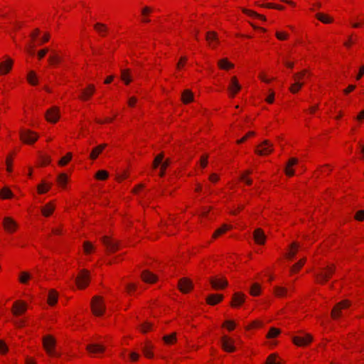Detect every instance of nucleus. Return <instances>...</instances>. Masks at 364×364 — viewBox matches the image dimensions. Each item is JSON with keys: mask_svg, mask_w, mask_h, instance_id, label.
<instances>
[{"mask_svg": "<svg viewBox=\"0 0 364 364\" xmlns=\"http://www.w3.org/2000/svg\"><path fill=\"white\" fill-rule=\"evenodd\" d=\"M43 344L47 353L51 356L58 357L60 355L55 350V341L50 336H46L43 338Z\"/></svg>", "mask_w": 364, "mask_h": 364, "instance_id": "obj_1", "label": "nucleus"}, {"mask_svg": "<svg viewBox=\"0 0 364 364\" xmlns=\"http://www.w3.org/2000/svg\"><path fill=\"white\" fill-rule=\"evenodd\" d=\"M334 271L335 267L333 265H329L322 269L319 273L316 274L318 282L323 284L327 281Z\"/></svg>", "mask_w": 364, "mask_h": 364, "instance_id": "obj_2", "label": "nucleus"}, {"mask_svg": "<svg viewBox=\"0 0 364 364\" xmlns=\"http://www.w3.org/2000/svg\"><path fill=\"white\" fill-rule=\"evenodd\" d=\"M91 306L92 312L95 315H102L105 311V305L101 297L97 296H94L91 302Z\"/></svg>", "mask_w": 364, "mask_h": 364, "instance_id": "obj_3", "label": "nucleus"}, {"mask_svg": "<svg viewBox=\"0 0 364 364\" xmlns=\"http://www.w3.org/2000/svg\"><path fill=\"white\" fill-rule=\"evenodd\" d=\"M20 138L23 142L31 144H33L38 139V136L36 133L26 129L20 132Z\"/></svg>", "mask_w": 364, "mask_h": 364, "instance_id": "obj_4", "label": "nucleus"}, {"mask_svg": "<svg viewBox=\"0 0 364 364\" xmlns=\"http://www.w3.org/2000/svg\"><path fill=\"white\" fill-rule=\"evenodd\" d=\"M273 151V144L268 140H264L259 145L257 146L255 153L263 156L267 155Z\"/></svg>", "mask_w": 364, "mask_h": 364, "instance_id": "obj_5", "label": "nucleus"}, {"mask_svg": "<svg viewBox=\"0 0 364 364\" xmlns=\"http://www.w3.org/2000/svg\"><path fill=\"white\" fill-rule=\"evenodd\" d=\"M75 282L79 289L85 288L90 282L89 272L85 269L82 270L76 277Z\"/></svg>", "mask_w": 364, "mask_h": 364, "instance_id": "obj_6", "label": "nucleus"}, {"mask_svg": "<svg viewBox=\"0 0 364 364\" xmlns=\"http://www.w3.org/2000/svg\"><path fill=\"white\" fill-rule=\"evenodd\" d=\"M350 306V301L348 300H343L338 303L333 309L331 311V316L333 318H337L341 315V309L347 308Z\"/></svg>", "mask_w": 364, "mask_h": 364, "instance_id": "obj_7", "label": "nucleus"}, {"mask_svg": "<svg viewBox=\"0 0 364 364\" xmlns=\"http://www.w3.org/2000/svg\"><path fill=\"white\" fill-rule=\"evenodd\" d=\"M27 309V305L24 301H17L14 303L11 311L16 316L23 314Z\"/></svg>", "mask_w": 364, "mask_h": 364, "instance_id": "obj_8", "label": "nucleus"}, {"mask_svg": "<svg viewBox=\"0 0 364 364\" xmlns=\"http://www.w3.org/2000/svg\"><path fill=\"white\" fill-rule=\"evenodd\" d=\"M313 338L310 334H305L304 336H294L292 337L293 343L299 346H306L310 343Z\"/></svg>", "mask_w": 364, "mask_h": 364, "instance_id": "obj_9", "label": "nucleus"}, {"mask_svg": "<svg viewBox=\"0 0 364 364\" xmlns=\"http://www.w3.org/2000/svg\"><path fill=\"white\" fill-rule=\"evenodd\" d=\"M3 226L8 232H14L17 227V223L10 217H6L3 220Z\"/></svg>", "mask_w": 364, "mask_h": 364, "instance_id": "obj_10", "label": "nucleus"}, {"mask_svg": "<svg viewBox=\"0 0 364 364\" xmlns=\"http://www.w3.org/2000/svg\"><path fill=\"white\" fill-rule=\"evenodd\" d=\"M241 89V85L239 84L236 77H232L230 80V85L228 86V90L230 96L234 97Z\"/></svg>", "mask_w": 364, "mask_h": 364, "instance_id": "obj_11", "label": "nucleus"}, {"mask_svg": "<svg viewBox=\"0 0 364 364\" xmlns=\"http://www.w3.org/2000/svg\"><path fill=\"white\" fill-rule=\"evenodd\" d=\"M178 288L183 293H188L193 288L191 281L187 278H182L178 282Z\"/></svg>", "mask_w": 364, "mask_h": 364, "instance_id": "obj_12", "label": "nucleus"}, {"mask_svg": "<svg viewBox=\"0 0 364 364\" xmlns=\"http://www.w3.org/2000/svg\"><path fill=\"white\" fill-rule=\"evenodd\" d=\"M103 244L107 247L109 252H114L118 250L119 245L117 242L110 240L107 236L102 238Z\"/></svg>", "mask_w": 364, "mask_h": 364, "instance_id": "obj_13", "label": "nucleus"}, {"mask_svg": "<svg viewBox=\"0 0 364 364\" xmlns=\"http://www.w3.org/2000/svg\"><path fill=\"white\" fill-rule=\"evenodd\" d=\"M210 283L212 287L215 289H220L226 287L228 284V281L224 279H216V278H210Z\"/></svg>", "mask_w": 364, "mask_h": 364, "instance_id": "obj_14", "label": "nucleus"}, {"mask_svg": "<svg viewBox=\"0 0 364 364\" xmlns=\"http://www.w3.org/2000/svg\"><path fill=\"white\" fill-rule=\"evenodd\" d=\"M46 119L52 123H55L59 119V113L57 107H52L46 114Z\"/></svg>", "mask_w": 364, "mask_h": 364, "instance_id": "obj_15", "label": "nucleus"}, {"mask_svg": "<svg viewBox=\"0 0 364 364\" xmlns=\"http://www.w3.org/2000/svg\"><path fill=\"white\" fill-rule=\"evenodd\" d=\"M221 341H222V347L225 351H228V352L235 351V348L233 346L234 342L231 338L225 336L222 337Z\"/></svg>", "mask_w": 364, "mask_h": 364, "instance_id": "obj_16", "label": "nucleus"}, {"mask_svg": "<svg viewBox=\"0 0 364 364\" xmlns=\"http://www.w3.org/2000/svg\"><path fill=\"white\" fill-rule=\"evenodd\" d=\"M153 11V9L150 6H145L141 9V22L144 23H150L151 20L149 18V15Z\"/></svg>", "mask_w": 364, "mask_h": 364, "instance_id": "obj_17", "label": "nucleus"}, {"mask_svg": "<svg viewBox=\"0 0 364 364\" xmlns=\"http://www.w3.org/2000/svg\"><path fill=\"white\" fill-rule=\"evenodd\" d=\"M87 350L91 354L100 353L105 351V347L100 344L93 343L87 345Z\"/></svg>", "mask_w": 364, "mask_h": 364, "instance_id": "obj_18", "label": "nucleus"}, {"mask_svg": "<svg viewBox=\"0 0 364 364\" xmlns=\"http://www.w3.org/2000/svg\"><path fill=\"white\" fill-rule=\"evenodd\" d=\"M254 239L257 244L263 245L265 242L266 236L262 229L257 228L255 230Z\"/></svg>", "mask_w": 364, "mask_h": 364, "instance_id": "obj_19", "label": "nucleus"}, {"mask_svg": "<svg viewBox=\"0 0 364 364\" xmlns=\"http://www.w3.org/2000/svg\"><path fill=\"white\" fill-rule=\"evenodd\" d=\"M13 61L11 58H7L5 61L0 63V74H6L11 69Z\"/></svg>", "mask_w": 364, "mask_h": 364, "instance_id": "obj_20", "label": "nucleus"}, {"mask_svg": "<svg viewBox=\"0 0 364 364\" xmlns=\"http://www.w3.org/2000/svg\"><path fill=\"white\" fill-rule=\"evenodd\" d=\"M141 277L143 281L147 283H154L157 279V277L148 270L143 271Z\"/></svg>", "mask_w": 364, "mask_h": 364, "instance_id": "obj_21", "label": "nucleus"}, {"mask_svg": "<svg viewBox=\"0 0 364 364\" xmlns=\"http://www.w3.org/2000/svg\"><path fill=\"white\" fill-rule=\"evenodd\" d=\"M245 301V295L242 293L237 292L232 296V301L231 305L232 306H237L241 305Z\"/></svg>", "mask_w": 364, "mask_h": 364, "instance_id": "obj_22", "label": "nucleus"}, {"mask_svg": "<svg viewBox=\"0 0 364 364\" xmlns=\"http://www.w3.org/2000/svg\"><path fill=\"white\" fill-rule=\"evenodd\" d=\"M95 90V86L93 85H89L87 89L82 91V95L80 96V98L83 100H87L90 96H92Z\"/></svg>", "mask_w": 364, "mask_h": 364, "instance_id": "obj_23", "label": "nucleus"}, {"mask_svg": "<svg viewBox=\"0 0 364 364\" xmlns=\"http://www.w3.org/2000/svg\"><path fill=\"white\" fill-rule=\"evenodd\" d=\"M95 30L102 36H105L108 31V28L106 24L97 22L93 26Z\"/></svg>", "mask_w": 364, "mask_h": 364, "instance_id": "obj_24", "label": "nucleus"}, {"mask_svg": "<svg viewBox=\"0 0 364 364\" xmlns=\"http://www.w3.org/2000/svg\"><path fill=\"white\" fill-rule=\"evenodd\" d=\"M223 295L210 294L207 297L206 301L210 305H215V304L219 303L220 301H221L223 300Z\"/></svg>", "mask_w": 364, "mask_h": 364, "instance_id": "obj_25", "label": "nucleus"}, {"mask_svg": "<svg viewBox=\"0 0 364 364\" xmlns=\"http://www.w3.org/2000/svg\"><path fill=\"white\" fill-rule=\"evenodd\" d=\"M181 100L184 104L189 103L193 100V94L189 90H185L181 95Z\"/></svg>", "mask_w": 364, "mask_h": 364, "instance_id": "obj_26", "label": "nucleus"}, {"mask_svg": "<svg viewBox=\"0 0 364 364\" xmlns=\"http://www.w3.org/2000/svg\"><path fill=\"white\" fill-rule=\"evenodd\" d=\"M218 65L220 69L229 70L234 68V64L229 62L227 58H223L218 62Z\"/></svg>", "mask_w": 364, "mask_h": 364, "instance_id": "obj_27", "label": "nucleus"}, {"mask_svg": "<svg viewBox=\"0 0 364 364\" xmlns=\"http://www.w3.org/2000/svg\"><path fill=\"white\" fill-rule=\"evenodd\" d=\"M107 146L106 144H100L94 148L90 153V159H95L98 155L102 151V150Z\"/></svg>", "mask_w": 364, "mask_h": 364, "instance_id": "obj_28", "label": "nucleus"}, {"mask_svg": "<svg viewBox=\"0 0 364 364\" xmlns=\"http://www.w3.org/2000/svg\"><path fill=\"white\" fill-rule=\"evenodd\" d=\"M54 209V205L50 203L46 204L44 207L41 208V212L44 216L48 217L52 214Z\"/></svg>", "mask_w": 364, "mask_h": 364, "instance_id": "obj_29", "label": "nucleus"}, {"mask_svg": "<svg viewBox=\"0 0 364 364\" xmlns=\"http://www.w3.org/2000/svg\"><path fill=\"white\" fill-rule=\"evenodd\" d=\"M316 17L323 23H330L333 21L331 17L323 13H317Z\"/></svg>", "mask_w": 364, "mask_h": 364, "instance_id": "obj_30", "label": "nucleus"}, {"mask_svg": "<svg viewBox=\"0 0 364 364\" xmlns=\"http://www.w3.org/2000/svg\"><path fill=\"white\" fill-rule=\"evenodd\" d=\"M58 301V293L53 289H51L48 294V302L50 305H54Z\"/></svg>", "mask_w": 364, "mask_h": 364, "instance_id": "obj_31", "label": "nucleus"}, {"mask_svg": "<svg viewBox=\"0 0 364 364\" xmlns=\"http://www.w3.org/2000/svg\"><path fill=\"white\" fill-rule=\"evenodd\" d=\"M121 78L125 82V84L128 85L132 81L130 77V72L128 69H123L121 70Z\"/></svg>", "mask_w": 364, "mask_h": 364, "instance_id": "obj_32", "label": "nucleus"}, {"mask_svg": "<svg viewBox=\"0 0 364 364\" xmlns=\"http://www.w3.org/2000/svg\"><path fill=\"white\" fill-rule=\"evenodd\" d=\"M163 340L166 344H171L176 341V333H173L171 335H166L163 337Z\"/></svg>", "mask_w": 364, "mask_h": 364, "instance_id": "obj_33", "label": "nucleus"}, {"mask_svg": "<svg viewBox=\"0 0 364 364\" xmlns=\"http://www.w3.org/2000/svg\"><path fill=\"white\" fill-rule=\"evenodd\" d=\"M230 228H231V226H229V225H223L221 228H218V230H215V232H214L213 237L214 238H216L217 237H218L221 234L225 232L228 230H230Z\"/></svg>", "mask_w": 364, "mask_h": 364, "instance_id": "obj_34", "label": "nucleus"}, {"mask_svg": "<svg viewBox=\"0 0 364 364\" xmlns=\"http://www.w3.org/2000/svg\"><path fill=\"white\" fill-rule=\"evenodd\" d=\"M290 247H291V250L287 254V256L289 258L291 259L295 256V255L296 253L297 248L299 247V245L296 242H293L290 245Z\"/></svg>", "mask_w": 364, "mask_h": 364, "instance_id": "obj_35", "label": "nucleus"}, {"mask_svg": "<svg viewBox=\"0 0 364 364\" xmlns=\"http://www.w3.org/2000/svg\"><path fill=\"white\" fill-rule=\"evenodd\" d=\"M0 196L4 199L10 198L13 196V193L8 188H4L0 191Z\"/></svg>", "mask_w": 364, "mask_h": 364, "instance_id": "obj_36", "label": "nucleus"}, {"mask_svg": "<svg viewBox=\"0 0 364 364\" xmlns=\"http://www.w3.org/2000/svg\"><path fill=\"white\" fill-rule=\"evenodd\" d=\"M287 289L284 287H275L274 292L277 296H284L287 294Z\"/></svg>", "mask_w": 364, "mask_h": 364, "instance_id": "obj_37", "label": "nucleus"}, {"mask_svg": "<svg viewBox=\"0 0 364 364\" xmlns=\"http://www.w3.org/2000/svg\"><path fill=\"white\" fill-rule=\"evenodd\" d=\"M28 81L31 85H36L38 82L37 76L34 71H30L27 77Z\"/></svg>", "mask_w": 364, "mask_h": 364, "instance_id": "obj_38", "label": "nucleus"}, {"mask_svg": "<svg viewBox=\"0 0 364 364\" xmlns=\"http://www.w3.org/2000/svg\"><path fill=\"white\" fill-rule=\"evenodd\" d=\"M207 41L209 42V43H211V41H215L218 43V36H217V33L214 31H209L206 33V37H205Z\"/></svg>", "mask_w": 364, "mask_h": 364, "instance_id": "obj_39", "label": "nucleus"}, {"mask_svg": "<svg viewBox=\"0 0 364 364\" xmlns=\"http://www.w3.org/2000/svg\"><path fill=\"white\" fill-rule=\"evenodd\" d=\"M250 292L252 296H258L260 293V286L257 283L253 284L250 288Z\"/></svg>", "mask_w": 364, "mask_h": 364, "instance_id": "obj_40", "label": "nucleus"}, {"mask_svg": "<svg viewBox=\"0 0 364 364\" xmlns=\"http://www.w3.org/2000/svg\"><path fill=\"white\" fill-rule=\"evenodd\" d=\"M280 333V330L278 329V328H276L274 327H272L269 329L267 335V337L268 338H275L277 337L278 335H279Z\"/></svg>", "mask_w": 364, "mask_h": 364, "instance_id": "obj_41", "label": "nucleus"}, {"mask_svg": "<svg viewBox=\"0 0 364 364\" xmlns=\"http://www.w3.org/2000/svg\"><path fill=\"white\" fill-rule=\"evenodd\" d=\"M242 11H243L244 13H245L246 14H247L249 16L257 17L258 18L262 19V21H265L266 20L265 16H264L262 15H260V14H257L256 12H255L253 11L248 10V9H243Z\"/></svg>", "mask_w": 364, "mask_h": 364, "instance_id": "obj_42", "label": "nucleus"}, {"mask_svg": "<svg viewBox=\"0 0 364 364\" xmlns=\"http://www.w3.org/2000/svg\"><path fill=\"white\" fill-rule=\"evenodd\" d=\"M151 327H152V324L147 321L144 322V323L141 324L139 326L140 331L144 333H146L147 331L151 330Z\"/></svg>", "mask_w": 364, "mask_h": 364, "instance_id": "obj_43", "label": "nucleus"}, {"mask_svg": "<svg viewBox=\"0 0 364 364\" xmlns=\"http://www.w3.org/2000/svg\"><path fill=\"white\" fill-rule=\"evenodd\" d=\"M109 174L108 172L105 170H100L95 174V178L98 180H105L107 178Z\"/></svg>", "mask_w": 364, "mask_h": 364, "instance_id": "obj_44", "label": "nucleus"}, {"mask_svg": "<svg viewBox=\"0 0 364 364\" xmlns=\"http://www.w3.org/2000/svg\"><path fill=\"white\" fill-rule=\"evenodd\" d=\"M153 348V346L147 344L144 347H143L142 350L145 356L150 358L153 357V353H151V350Z\"/></svg>", "mask_w": 364, "mask_h": 364, "instance_id": "obj_45", "label": "nucleus"}, {"mask_svg": "<svg viewBox=\"0 0 364 364\" xmlns=\"http://www.w3.org/2000/svg\"><path fill=\"white\" fill-rule=\"evenodd\" d=\"M303 85L302 82L296 81L290 87L289 90L291 92L296 93L301 88Z\"/></svg>", "mask_w": 364, "mask_h": 364, "instance_id": "obj_46", "label": "nucleus"}, {"mask_svg": "<svg viewBox=\"0 0 364 364\" xmlns=\"http://www.w3.org/2000/svg\"><path fill=\"white\" fill-rule=\"evenodd\" d=\"M68 181V176L65 173H60L58 177V182L62 186L65 187Z\"/></svg>", "mask_w": 364, "mask_h": 364, "instance_id": "obj_47", "label": "nucleus"}, {"mask_svg": "<svg viewBox=\"0 0 364 364\" xmlns=\"http://www.w3.org/2000/svg\"><path fill=\"white\" fill-rule=\"evenodd\" d=\"M31 278V276L29 273L23 272L20 275L19 281L23 284H26L28 282V280Z\"/></svg>", "mask_w": 364, "mask_h": 364, "instance_id": "obj_48", "label": "nucleus"}, {"mask_svg": "<svg viewBox=\"0 0 364 364\" xmlns=\"http://www.w3.org/2000/svg\"><path fill=\"white\" fill-rule=\"evenodd\" d=\"M170 164H171V161H170V159H168L165 160L161 164V171L159 173L160 176H164V171H165L166 168L169 166Z\"/></svg>", "mask_w": 364, "mask_h": 364, "instance_id": "obj_49", "label": "nucleus"}, {"mask_svg": "<svg viewBox=\"0 0 364 364\" xmlns=\"http://www.w3.org/2000/svg\"><path fill=\"white\" fill-rule=\"evenodd\" d=\"M305 261L306 259H302L301 260H299L297 263H296L291 269V271L292 272H296L297 270H299V269L301 268V267L304 265V264L305 263Z\"/></svg>", "mask_w": 364, "mask_h": 364, "instance_id": "obj_50", "label": "nucleus"}, {"mask_svg": "<svg viewBox=\"0 0 364 364\" xmlns=\"http://www.w3.org/2000/svg\"><path fill=\"white\" fill-rule=\"evenodd\" d=\"M83 248L85 253L88 254L94 250L93 245L88 241H85L83 244Z\"/></svg>", "mask_w": 364, "mask_h": 364, "instance_id": "obj_51", "label": "nucleus"}, {"mask_svg": "<svg viewBox=\"0 0 364 364\" xmlns=\"http://www.w3.org/2000/svg\"><path fill=\"white\" fill-rule=\"evenodd\" d=\"M72 158V154L70 153H68L67 154V155L64 157H63L60 161H59V165L60 166H65L68 164V162Z\"/></svg>", "mask_w": 364, "mask_h": 364, "instance_id": "obj_52", "label": "nucleus"}, {"mask_svg": "<svg viewBox=\"0 0 364 364\" xmlns=\"http://www.w3.org/2000/svg\"><path fill=\"white\" fill-rule=\"evenodd\" d=\"M277 355L273 353L269 355L267 360L266 364H280L279 362L276 360Z\"/></svg>", "mask_w": 364, "mask_h": 364, "instance_id": "obj_53", "label": "nucleus"}, {"mask_svg": "<svg viewBox=\"0 0 364 364\" xmlns=\"http://www.w3.org/2000/svg\"><path fill=\"white\" fill-rule=\"evenodd\" d=\"M48 60L50 63H59L61 61V58L54 53L49 57Z\"/></svg>", "mask_w": 364, "mask_h": 364, "instance_id": "obj_54", "label": "nucleus"}, {"mask_svg": "<svg viewBox=\"0 0 364 364\" xmlns=\"http://www.w3.org/2000/svg\"><path fill=\"white\" fill-rule=\"evenodd\" d=\"M46 183H42V184H40L38 186V191L39 193H44L46 192H47L48 191V189L50 188V186H48L47 187H46Z\"/></svg>", "mask_w": 364, "mask_h": 364, "instance_id": "obj_55", "label": "nucleus"}, {"mask_svg": "<svg viewBox=\"0 0 364 364\" xmlns=\"http://www.w3.org/2000/svg\"><path fill=\"white\" fill-rule=\"evenodd\" d=\"M251 173V171H247L245 172V173L242 174L241 176H240V179L243 181H245L247 185H251L252 184V180L250 179V178H247L246 177V175H248V174H250Z\"/></svg>", "mask_w": 364, "mask_h": 364, "instance_id": "obj_56", "label": "nucleus"}, {"mask_svg": "<svg viewBox=\"0 0 364 364\" xmlns=\"http://www.w3.org/2000/svg\"><path fill=\"white\" fill-rule=\"evenodd\" d=\"M262 6L265 7V8H269V9H279V10L284 9V6H279V5L273 4H271V3L263 4V5H262Z\"/></svg>", "mask_w": 364, "mask_h": 364, "instance_id": "obj_57", "label": "nucleus"}, {"mask_svg": "<svg viewBox=\"0 0 364 364\" xmlns=\"http://www.w3.org/2000/svg\"><path fill=\"white\" fill-rule=\"evenodd\" d=\"M306 73V70H303L301 73H298L294 74V78L295 82H296V81L300 82L299 80L302 77H304Z\"/></svg>", "mask_w": 364, "mask_h": 364, "instance_id": "obj_58", "label": "nucleus"}, {"mask_svg": "<svg viewBox=\"0 0 364 364\" xmlns=\"http://www.w3.org/2000/svg\"><path fill=\"white\" fill-rule=\"evenodd\" d=\"M255 133L254 132H249L245 136L237 141V144H242L245 141L248 137L254 136Z\"/></svg>", "mask_w": 364, "mask_h": 364, "instance_id": "obj_59", "label": "nucleus"}, {"mask_svg": "<svg viewBox=\"0 0 364 364\" xmlns=\"http://www.w3.org/2000/svg\"><path fill=\"white\" fill-rule=\"evenodd\" d=\"M355 218L358 221L364 220V210H359L356 213Z\"/></svg>", "mask_w": 364, "mask_h": 364, "instance_id": "obj_60", "label": "nucleus"}, {"mask_svg": "<svg viewBox=\"0 0 364 364\" xmlns=\"http://www.w3.org/2000/svg\"><path fill=\"white\" fill-rule=\"evenodd\" d=\"M223 326H227L230 331H232L235 328V324L232 321H226Z\"/></svg>", "mask_w": 364, "mask_h": 364, "instance_id": "obj_61", "label": "nucleus"}, {"mask_svg": "<svg viewBox=\"0 0 364 364\" xmlns=\"http://www.w3.org/2000/svg\"><path fill=\"white\" fill-rule=\"evenodd\" d=\"M7 350L8 348L6 343L3 341L0 340V353H5L7 352Z\"/></svg>", "mask_w": 364, "mask_h": 364, "instance_id": "obj_62", "label": "nucleus"}, {"mask_svg": "<svg viewBox=\"0 0 364 364\" xmlns=\"http://www.w3.org/2000/svg\"><path fill=\"white\" fill-rule=\"evenodd\" d=\"M48 52V48H44L38 51V57L39 59H42L46 53Z\"/></svg>", "mask_w": 364, "mask_h": 364, "instance_id": "obj_63", "label": "nucleus"}, {"mask_svg": "<svg viewBox=\"0 0 364 364\" xmlns=\"http://www.w3.org/2000/svg\"><path fill=\"white\" fill-rule=\"evenodd\" d=\"M41 164L42 165H46L48 164L50 162V159L48 156H41Z\"/></svg>", "mask_w": 364, "mask_h": 364, "instance_id": "obj_64", "label": "nucleus"}]
</instances>
